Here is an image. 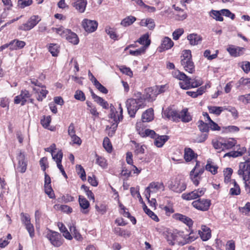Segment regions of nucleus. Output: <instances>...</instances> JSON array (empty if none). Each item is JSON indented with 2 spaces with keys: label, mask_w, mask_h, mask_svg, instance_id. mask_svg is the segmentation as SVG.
Wrapping results in <instances>:
<instances>
[{
  "label": "nucleus",
  "mask_w": 250,
  "mask_h": 250,
  "mask_svg": "<svg viewBox=\"0 0 250 250\" xmlns=\"http://www.w3.org/2000/svg\"><path fill=\"white\" fill-rule=\"evenodd\" d=\"M171 74L174 78L181 81L179 83V85L183 89L197 87L202 84V82L200 80L192 79L178 69L173 70L171 72Z\"/></svg>",
  "instance_id": "obj_1"
},
{
  "label": "nucleus",
  "mask_w": 250,
  "mask_h": 250,
  "mask_svg": "<svg viewBox=\"0 0 250 250\" xmlns=\"http://www.w3.org/2000/svg\"><path fill=\"white\" fill-rule=\"evenodd\" d=\"M244 162L239 164L238 174L242 175L245 183V190L250 193V157L246 155L244 156Z\"/></svg>",
  "instance_id": "obj_2"
},
{
  "label": "nucleus",
  "mask_w": 250,
  "mask_h": 250,
  "mask_svg": "<svg viewBox=\"0 0 250 250\" xmlns=\"http://www.w3.org/2000/svg\"><path fill=\"white\" fill-rule=\"evenodd\" d=\"M204 171V167L200 162L196 161V165L190 172V179L195 186H198L201 180V175Z\"/></svg>",
  "instance_id": "obj_3"
},
{
  "label": "nucleus",
  "mask_w": 250,
  "mask_h": 250,
  "mask_svg": "<svg viewBox=\"0 0 250 250\" xmlns=\"http://www.w3.org/2000/svg\"><path fill=\"white\" fill-rule=\"evenodd\" d=\"M109 118L111 123H116L117 125L123 120V108L120 103L118 104V110L113 105H110Z\"/></svg>",
  "instance_id": "obj_4"
},
{
  "label": "nucleus",
  "mask_w": 250,
  "mask_h": 250,
  "mask_svg": "<svg viewBox=\"0 0 250 250\" xmlns=\"http://www.w3.org/2000/svg\"><path fill=\"white\" fill-rule=\"evenodd\" d=\"M173 113L170 120L173 122H177L181 120L183 122L188 123L191 120V117L188 112L187 108H185L180 112L173 109Z\"/></svg>",
  "instance_id": "obj_5"
},
{
  "label": "nucleus",
  "mask_w": 250,
  "mask_h": 250,
  "mask_svg": "<svg viewBox=\"0 0 250 250\" xmlns=\"http://www.w3.org/2000/svg\"><path fill=\"white\" fill-rule=\"evenodd\" d=\"M126 106L128 113L131 117H134L138 110L145 107L142 104H139L134 99H128L126 102Z\"/></svg>",
  "instance_id": "obj_6"
},
{
  "label": "nucleus",
  "mask_w": 250,
  "mask_h": 250,
  "mask_svg": "<svg viewBox=\"0 0 250 250\" xmlns=\"http://www.w3.org/2000/svg\"><path fill=\"white\" fill-rule=\"evenodd\" d=\"M46 237L51 244L55 247H60L63 243L61 235L57 232L49 230L46 235Z\"/></svg>",
  "instance_id": "obj_7"
},
{
  "label": "nucleus",
  "mask_w": 250,
  "mask_h": 250,
  "mask_svg": "<svg viewBox=\"0 0 250 250\" xmlns=\"http://www.w3.org/2000/svg\"><path fill=\"white\" fill-rule=\"evenodd\" d=\"M165 188L162 183L152 182L149 184V186L146 188L145 196L148 199L150 197V194L156 193L159 190H164Z\"/></svg>",
  "instance_id": "obj_8"
},
{
  "label": "nucleus",
  "mask_w": 250,
  "mask_h": 250,
  "mask_svg": "<svg viewBox=\"0 0 250 250\" xmlns=\"http://www.w3.org/2000/svg\"><path fill=\"white\" fill-rule=\"evenodd\" d=\"M206 191L205 188H201L195 189L188 193H185L182 195V197L186 200H191L203 196Z\"/></svg>",
  "instance_id": "obj_9"
},
{
  "label": "nucleus",
  "mask_w": 250,
  "mask_h": 250,
  "mask_svg": "<svg viewBox=\"0 0 250 250\" xmlns=\"http://www.w3.org/2000/svg\"><path fill=\"white\" fill-rule=\"evenodd\" d=\"M192 206L201 211H207L211 205V201L208 199H199L192 203Z\"/></svg>",
  "instance_id": "obj_10"
},
{
  "label": "nucleus",
  "mask_w": 250,
  "mask_h": 250,
  "mask_svg": "<svg viewBox=\"0 0 250 250\" xmlns=\"http://www.w3.org/2000/svg\"><path fill=\"white\" fill-rule=\"evenodd\" d=\"M82 25L86 32L91 33L95 32L97 30L98 23L95 20L84 19L82 22Z\"/></svg>",
  "instance_id": "obj_11"
},
{
  "label": "nucleus",
  "mask_w": 250,
  "mask_h": 250,
  "mask_svg": "<svg viewBox=\"0 0 250 250\" xmlns=\"http://www.w3.org/2000/svg\"><path fill=\"white\" fill-rule=\"evenodd\" d=\"M41 21L40 17L38 15H33L30 17L26 23L23 24L20 29L28 31L32 29Z\"/></svg>",
  "instance_id": "obj_12"
},
{
  "label": "nucleus",
  "mask_w": 250,
  "mask_h": 250,
  "mask_svg": "<svg viewBox=\"0 0 250 250\" xmlns=\"http://www.w3.org/2000/svg\"><path fill=\"white\" fill-rule=\"evenodd\" d=\"M17 160L18 161L17 170L21 173H24L27 168V161L25 159V155L20 152L17 156Z\"/></svg>",
  "instance_id": "obj_13"
},
{
  "label": "nucleus",
  "mask_w": 250,
  "mask_h": 250,
  "mask_svg": "<svg viewBox=\"0 0 250 250\" xmlns=\"http://www.w3.org/2000/svg\"><path fill=\"white\" fill-rule=\"evenodd\" d=\"M30 97L31 94L28 91L22 90L19 95L15 97L14 102L16 104H21L22 105H23Z\"/></svg>",
  "instance_id": "obj_14"
},
{
  "label": "nucleus",
  "mask_w": 250,
  "mask_h": 250,
  "mask_svg": "<svg viewBox=\"0 0 250 250\" xmlns=\"http://www.w3.org/2000/svg\"><path fill=\"white\" fill-rule=\"evenodd\" d=\"M33 90L34 93L38 94L37 99L39 101H42L48 93V91L46 89V87L44 85L39 88L33 87Z\"/></svg>",
  "instance_id": "obj_15"
},
{
  "label": "nucleus",
  "mask_w": 250,
  "mask_h": 250,
  "mask_svg": "<svg viewBox=\"0 0 250 250\" xmlns=\"http://www.w3.org/2000/svg\"><path fill=\"white\" fill-rule=\"evenodd\" d=\"M72 6L80 13H83L87 5L86 0H73Z\"/></svg>",
  "instance_id": "obj_16"
},
{
  "label": "nucleus",
  "mask_w": 250,
  "mask_h": 250,
  "mask_svg": "<svg viewBox=\"0 0 250 250\" xmlns=\"http://www.w3.org/2000/svg\"><path fill=\"white\" fill-rule=\"evenodd\" d=\"M201 238L203 241L208 240L211 237V230L209 228L206 226H202L201 230L198 231Z\"/></svg>",
  "instance_id": "obj_17"
},
{
  "label": "nucleus",
  "mask_w": 250,
  "mask_h": 250,
  "mask_svg": "<svg viewBox=\"0 0 250 250\" xmlns=\"http://www.w3.org/2000/svg\"><path fill=\"white\" fill-rule=\"evenodd\" d=\"M144 95L145 100L152 101L155 99L157 96V92L155 91L154 87H148L145 89Z\"/></svg>",
  "instance_id": "obj_18"
},
{
  "label": "nucleus",
  "mask_w": 250,
  "mask_h": 250,
  "mask_svg": "<svg viewBox=\"0 0 250 250\" xmlns=\"http://www.w3.org/2000/svg\"><path fill=\"white\" fill-rule=\"evenodd\" d=\"M173 216L176 220L181 221L189 227L193 225L192 220L188 216L179 213L175 214Z\"/></svg>",
  "instance_id": "obj_19"
},
{
  "label": "nucleus",
  "mask_w": 250,
  "mask_h": 250,
  "mask_svg": "<svg viewBox=\"0 0 250 250\" xmlns=\"http://www.w3.org/2000/svg\"><path fill=\"white\" fill-rule=\"evenodd\" d=\"M181 64L187 72L189 73H193L194 72V65L192 60L185 61V59H181Z\"/></svg>",
  "instance_id": "obj_20"
},
{
  "label": "nucleus",
  "mask_w": 250,
  "mask_h": 250,
  "mask_svg": "<svg viewBox=\"0 0 250 250\" xmlns=\"http://www.w3.org/2000/svg\"><path fill=\"white\" fill-rule=\"evenodd\" d=\"M154 119L153 110L150 108L146 110L142 115V120L143 122H149Z\"/></svg>",
  "instance_id": "obj_21"
},
{
  "label": "nucleus",
  "mask_w": 250,
  "mask_h": 250,
  "mask_svg": "<svg viewBox=\"0 0 250 250\" xmlns=\"http://www.w3.org/2000/svg\"><path fill=\"white\" fill-rule=\"evenodd\" d=\"M169 137L167 135H158L154 139V144L157 147H162L165 143L168 140Z\"/></svg>",
  "instance_id": "obj_22"
},
{
  "label": "nucleus",
  "mask_w": 250,
  "mask_h": 250,
  "mask_svg": "<svg viewBox=\"0 0 250 250\" xmlns=\"http://www.w3.org/2000/svg\"><path fill=\"white\" fill-rule=\"evenodd\" d=\"M187 236L188 235L185 234L183 231H176V244L181 245L186 244Z\"/></svg>",
  "instance_id": "obj_23"
},
{
  "label": "nucleus",
  "mask_w": 250,
  "mask_h": 250,
  "mask_svg": "<svg viewBox=\"0 0 250 250\" xmlns=\"http://www.w3.org/2000/svg\"><path fill=\"white\" fill-rule=\"evenodd\" d=\"M69 31L70 32L67 34V36H65V38L73 45H77L79 42V39L77 35L70 29Z\"/></svg>",
  "instance_id": "obj_24"
},
{
  "label": "nucleus",
  "mask_w": 250,
  "mask_h": 250,
  "mask_svg": "<svg viewBox=\"0 0 250 250\" xmlns=\"http://www.w3.org/2000/svg\"><path fill=\"white\" fill-rule=\"evenodd\" d=\"M188 39L191 45H196L201 42L202 38L196 34H191L188 36Z\"/></svg>",
  "instance_id": "obj_25"
},
{
  "label": "nucleus",
  "mask_w": 250,
  "mask_h": 250,
  "mask_svg": "<svg viewBox=\"0 0 250 250\" xmlns=\"http://www.w3.org/2000/svg\"><path fill=\"white\" fill-rule=\"evenodd\" d=\"M79 202L81 208L83 209L82 211V212L84 214L87 213L88 211L87 209L89 207L90 205L89 202L84 197L80 195Z\"/></svg>",
  "instance_id": "obj_26"
},
{
  "label": "nucleus",
  "mask_w": 250,
  "mask_h": 250,
  "mask_svg": "<svg viewBox=\"0 0 250 250\" xmlns=\"http://www.w3.org/2000/svg\"><path fill=\"white\" fill-rule=\"evenodd\" d=\"M197 155L190 148L185 149L184 159L186 162H190L196 158Z\"/></svg>",
  "instance_id": "obj_27"
},
{
  "label": "nucleus",
  "mask_w": 250,
  "mask_h": 250,
  "mask_svg": "<svg viewBox=\"0 0 250 250\" xmlns=\"http://www.w3.org/2000/svg\"><path fill=\"white\" fill-rule=\"evenodd\" d=\"M91 96L94 101L101 105L104 108L107 109L108 108V103L104 100L102 98L96 95L93 91H91Z\"/></svg>",
  "instance_id": "obj_28"
},
{
  "label": "nucleus",
  "mask_w": 250,
  "mask_h": 250,
  "mask_svg": "<svg viewBox=\"0 0 250 250\" xmlns=\"http://www.w3.org/2000/svg\"><path fill=\"white\" fill-rule=\"evenodd\" d=\"M207 87H209L210 86L207 85L205 86H201L197 89L196 91H187L186 93L188 95L193 98H196L197 96L203 94L205 92L206 89Z\"/></svg>",
  "instance_id": "obj_29"
},
{
  "label": "nucleus",
  "mask_w": 250,
  "mask_h": 250,
  "mask_svg": "<svg viewBox=\"0 0 250 250\" xmlns=\"http://www.w3.org/2000/svg\"><path fill=\"white\" fill-rule=\"evenodd\" d=\"M246 152V148L245 147H239L236 151H231L224 155V157L228 156L232 157H237L242 156Z\"/></svg>",
  "instance_id": "obj_30"
},
{
  "label": "nucleus",
  "mask_w": 250,
  "mask_h": 250,
  "mask_svg": "<svg viewBox=\"0 0 250 250\" xmlns=\"http://www.w3.org/2000/svg\"><path fill=\"white\" fill-rule=\"evenodd\" d=\"M52 31L53 32H55L57 34H59L62 38H65L67 36V34L69 33L70 29H65L63 26H61L59 27H52L51 28Z\"/></svg>",
  "instance_id": "obj_31"
},
{
  "label": "nucleus",
  "mask_w": 250,
  "mask_h": 250,
  "mask_svg": "<svg viewBox=\"0 0 250 250\" xmlns=\"http://www.w3.org/2000/svg\"><path fill=\"white\" fill-rule=\"evenodd\" d=\"M244 48H227V50L233 57H237L242 55Z\"/></svg>",
  "instance_id": "obj_32"
},
{
  "label": "nucleus",
  "mask_w": 250,
  "mask_h": 250,
  "mask_svg": "<svg viewBox=\"0 0 250 250\" xmlns=\"http://www.w3.org/2000/svg\"><path fill=\"white\" fill-rule=\"evenodd\" d=\"M138 129L140 130V129ZM139 131H140V135L142 137L149 136L155 139L158 135L154 130L149 129H142V130H139Z\"/></svg>",
  "instance_id": "obj_33"
},
{
  "label": "nucleus",
  "mask_w": 250,
  "mask_h": 250,
  "mask_svg": "<svg viewBox=\"0 0 250 250\" xmlns=\"http://www.w3.org/2000/svg\"><path fill=\"white\" fill-rule=\"evenodd\" d=\"M114 233L124 238H128L131 235L130 231L125 229H123L119 227L115 228L114 229Z\"/></svg>",
  "instance_id": "obj_34"
},
{
  "label": "nucleus",
  "mask_w": 250,
  "mask_h": 250,
  "mask_svg": "<svg viewBox=\"0 0 250 250\" xmlns=\"http://www.w3.org/2000/svg\"><path fill=\"white\" fill-rule=\"evenodd\" d=\"M208 109L210 113L219 116L224 111V106H208Z\"/></svg>",
  "instance_id": "obj_35"
},
{
  "label": "nucleus",
  "mask_w": 250,
  "mask_h": 250,
  "mask_svg": "<svg viewBox=\"0 0 250 250\" xmlns=\"http://www.w3.org/2000/svg\"><path fill=\"white\" fill-rule=\"evenodd\" d=\"M137 42L140 44L144 45V47H148L151 42V41L149 39V35L148 34L143 35L138 39Z\"/></svg>",
  "instance_id": "obj_36"
},
{
  "label": "nucleus",
  "mask_w": 250,
  "mask_h": 250,
  "mask_svg": "<svg viewBox=\"0 0 250 250\" xmlns=\"http://www.w3.org/2000/svg\"><path fill=\"white\" fill-rule=\"evenodd\" d=\"M26 45V43L24 42L21 41H19L18 40H14L11 41L9 43L5 44L4 45L1 46V47H9V46H13V47H24Z\"/></svg>",
  "instance_id": "obj_37"
},
{
  "label": "nucleus",
  "mask_w": 250,
  "mask_h": 250,
  "mask_svg": "<svg viewBox=\"0 0 250 250\" xmlns=\"http://www.w3.org/2000/svg\"><path fill=\"white\" fill-rule=\"evenodd\" d=\"M233 185V187L230 188L229 190V194L231 195H238L240 194V188L236 182L233 180L231 181Z\"/></svg>",
  "instance_id": "obj_38"
},
{
  "label": "nucleus",
  "mask_w": 250,
  "mask_h": 250,
  "mask_svg": "<svg viewBox=\"0 0 250 250\" xmlns=\"http://www.w3.org/2000/svg\"><path fill=\"white\" fill-rule=\"evenodd\" d=\"M136 19L135 17L130 16L124 18L121 22V24L123 26L126 27L131 25Z\"/></svg>",
  "instance_id": "obj_39"
},
{
  "label": "nucleus",
  "mask_w": 250,
  "mask_h": 250,
  "mask_svg": "<svg viewBox=\"0 0 250 250\" xmlns=\"http://www.w3.org/2000/svg\"><path fill=\"white\" fill-rule=\"evenodd\" d=\"M210 15L216 21H224L221 10H211L210 12Z\"/></svg>",
  "instance_id": "obj_40"
},
{
  "label": "nucleus",
  "mask_w": 250,
  "mask_h": 250,
  "mask_svg": "<svg viewBox=\"0 0 250 250\" xmlns=\"http://www.w3.org/2000/svg\"><path fill=\"white\" fill-rule=\"evenodd\" d=\"M105 31L108 34L110 38L114 40H117L118 36L115 32V29L110 26H106L105 28Z\"/></svg>",
  "instance_id": "obj_41"
},
{
  "label": "nucleus",
  "mask_w": 250,
  "mask_h": 250,
  "mask_svg": "<svg viewBox=\"0 0 250 250\" xmlns=\"http://www.w3.org/2000/svg\"><path fill=\"white\" fill-rule=\"evenodd\" d=\"M166 238L169 245L172 246L176 244V232L173 233L167 232L166 234Z\"/></svg>",
  "instance_id": "obj_42"
},
{
  "label": "nucleus",
  "mask_w": 250,
  "mask_h": 250,
  "mask_svg": "<svg viewBox=\"0 0 250 250\" xmlns=\"http://www.w3.org/2000/svg\"><path fill=\"white\" fill-rule=\"evenodd\" d=\"M51 155L52 159L54 161L56 162L57 166H59V164L62 165V160L63 156V154L62 150H59L56 154L54 153Z\"/></svg>",
  "instance_id": "obj_43"
},
{
  "label": "nucleus",
  "mask_w": 250,
  "mask_h": 250,
  "mask_svg": "<svg viewBox=\"0 0 250 250\" xmlns=\"http://www.w3.org/2000/svg\"><path fill=\"white\" fill-rule=\"evenodd\" d=\"M218 167L213 163L208 161L206 166V169L210 172L212 174H215L217 173Z\"/></svg>",
  "instance_id": "obj_44"
},
{
  "label": "nucleus",
  "mask_w": 250,
  "mask_h": 250,
  "mask_svg": "<svg viewBox=\"0 0 250 250\" xmlns=\"http://www.w3.org/2000/svg\"><path fill=\"white\" fill-rule=\"evenodd\" d=\"M135 100L139 104H142L143 106H145L144 104V102L145 101V98L144 95H142V93L140 92H136L134 94Z\"/></svg>",
  "instance_id": "obj_45"
},
{
  "label": "nucleus",
  "mask_w": 250,
  "mask_h": 250,
  "mask_svg": "<svg viewBox=\"0 0 250 250\" xmlns=\"http://www.w3.org/2000/svg\"><path fill=\"white\" fill-rule=\"evenodd\" d=\"M218 51L207 49L204 52V56L208 58V60H212L217 57Z\"/></svg>",
  "instance_id": "obj_46"
},
{
  "label": "nucleus",
  "mask_w": 250,
  "mask_h": 250,
  "mask_svg": "<svg viewBox=\"0 0 250 250\" xmlns=\"http://www.w3.org/2000/svg\"><path fill=\"white\" fill-rule=\"evenodd\" d=\"M236 144V141L234 139H229L228 140L224 141V150L229 149L235 146Z\"/></svg>",
  "instance_id": "obj_47"
},
{
  "label": "nucleus",
  "mask_w": 250,
  "mask_h": 250,
  "mask_svg": "<svg viewBox=\"0 0 250 250\" xmlns=\"http://www.w3.org/2000/svg\"><path fill=\"white\" fill-rule=\"evenodd\" d=\"M69 230L74 237L77 240H81L82 239V235L76 229V227L74 225L69 227Z\"/></svg>",
  "instance_id": "obj_48"
},
{
  "label": "nucleus",
  "mask_w": 250,
  "mask_h": 250,
  "mask_svg": "<svg viewBox=\"0 0 250 250\" xmlns=\"http://www.w3.org/2000/svg\"><path fill=\"white\" fill-rule=\"evenodd\" d=\"M212 143L215 149L224 150V141L223 140L215 139L212 140Z\"/></svg>",
  "instance_id": "obj_49"
},
{
  "label": "nucleus",
  "mask_w": 250,
  "mask_h": 250,
  "mask_svg": "<svg viewBox=\"0 0 250 250\" xmlns=\"http://www.w3.org/2000/svg\"><path fill=\"white\" fill-rule=\"evenodd\" d=\"M86 104L88 106L87 110H88L90 113L95 117L99 116V112L97 111L96 107L92 105V104L87 101Z\"/></svg>",
  "instance_id": "obj_50"
},
{
  "label": "nucleus",
  "mask_w": 250,
  "mask_h": 250,
  "mask_svg": "<svg viewBox=\"0 0 250 250\" xmlns=\"http://www.w3.org/2000/svg\"><path fill=\"white\" fill-rule=\"evenodd\" d=\"M198 126L199 130L202 132L207 133L209 130V126L208 124L200 120L198 122Z\"/></svg>",
  "instance_id": "obj_51"
},
{
  "label": "nucleus",
  "mask_w": 250,
  "mask_h": 250,
  "mask_svg": "<svg viewBox=\"0 0 250 250\" xmlns=\"http://www.w3.org/2000/svg\"><path fill=\"white\" fill-rule=\"evenodd\" d=\"M173 113V109L170 107H168L162 111V117L164 119L170 120L171 116Z\"/></svg>",
  "instance_id": "obj_52"
},
{
  "label": "nucleus",
  "mask_w": 250,
  "mask_h": 250,
  "mask_svg": "<svg viewBox=\"0 0 250 250\" xmlns=\"http://www.w3.org/2000/svg\"><path fill=\"white\" fill-rule=\"evenodd\" d=\"M239 66L242 69L244 72L248 73L250 71V62L244 61L239 63Z\"/></svg>",
  "instance_id": "obj_53"
},
{
  "label": "nucleus",
  "mask_w": 250,
  "mask_h": 250,
  "mask_svg": "<svg viewBox=\"0 0 250 250\" xmlns=\"http://www.w3.org/2000/svg\"><path fill=\"white\" fill-rule=\"evenodd\" d=\"M117 126L118 125L116 123H112L110 126H106V130L109 136L111 137L114 134Z\"/></svg>",
  "instance_id": "obj_54"
},
{
  "label": "nucleus",
  "mask_w": 250,
  "mask_h": 250,
  "mask_svg": "<svg viewBox=\"0 0 250 250\" xmlns=\"http://www.w3.org/2000/svg\"><path fill=\"white\" fill-rule=\"evenodd\" d=\"M76 167L77 173L80 175L81 179L83 181L86 180V174L84 168L81 165H77Z\"/></svg>",
  "instance_id": "obj_55"
},
{
  "label": "nucleus",
  "mask_w": 250,
  "mask_h": 250,
  "mask_svg": "<svg viewBox=\"0 0 250 250\" xmlns=\"http://www.w3.org/2000/svg\"><path fill=\"white\" fill-rule=\"evenodd\" d=\"M32 3V0H18V6L21 8H24L31 5Z\"/></svg>",
  "instance_id": "obj_56"
},
{
  "label": "nucleus",
  "mask_w": 250,
  "mask_h": 250,
  "mask_svg": "<svg viewBox=\"0 0 250 250\" xmlns=\"http://www.w3.org/2000/svg\"><path fill=\"white\" fill-rule=\"evenodd\" d=\"M143 209L145 212L153 220L156 221H158L159 220L156 214H155L153 212H152L149 208H148L146 205H144Z\"/></svg>",
  "instance_id": "obj_57"
},
{
  "label": "nucleus",
  "mask_w": 250,
  "mask_h": 250,
  "mask_svg": "<svg viewBox=\"0 0 250 250\" xmlns=\"http://www.w3.org/2000/svg\"><path fill=\"white\" fill-rule=\"evenodd\" d=\"M239 209L240 212L245 215H250V202L247 203L243 207H239Z\"/></svg>",
  "instance_id": "obj_58"
},
{
  "label": "nucleus",
  "mask_w": 250,
  "mask_h": 250,
  "mask_svg": "<svg viewBox=\"0 0 250 250\" xmlns=\"http://www.w3.org/2000/svg\"><path fill=\"white\" fill-rule=\"evenodd\" d=\"M103 145L104 147L107 152H110L111 151L112 147L108 138L105 137L104 138Z\"/></svg>",
  "instance_id": "obj_59"
},
{
  "label": "nucleus",
  "mask_w": 250,
  "mask_h": 250,
  "mask_svg": "<svg viewBox=\"0 0 250 250\" xmlns=\"http://www.w3.org/2000/svg\"><path fill=\"white\" fill-rule=\"evenodd\" d=\"M134 152L136 154H144L145 153L146 146L144 145H140L135 143Z\"/></svg>",
  "instance_id": "obj_60"
},
{
  "label": "nucleus",
  "mask_w": 250,
  "mask_h": 250,
  "mask_svg": "<svg viewBox=\"0 0 250 250\" xmlns=\"http://www.w3.org/2000/svg\"><path fill=\"white\" fill-rule=\"evenodd\" d=\"M224 110H227L231 113L232 117L236 119L238 117V112L236 109L232 106H224Z\"/></svg>",
  "instance_id": "obj_61"
},
{
  "label": "nucleus",
  "mask_w": 250,
  "mask_h": 250,
  "mask_svg": "<svg viewBox=\"0 0 250 250\" xmlns=\"http://www.w3.org/2000/svg\"><path fill=\"white\" fill-rule=\"evenodd\" d=\"M175 19L178 21H183L187 18V13L184 10H180V11L178 12L175 15Z\"/></svg>",
  "instance_id": "obj_62"
},
{
  "label": "nucleus",
  "mask_w": 250,
  "mask_h": 250,
  "mask_svg": "<svg viewBox=\"0 0 250 250\" xmlns=\"http://www.w3.org/2000/svg\"><path fill=\"white\" fill-rule=\"evenodd\" d=\"M173 42L171 39L168 37H165L162 41L161 47H173Z\"/></svg>",
  "instance_id": "obj_63"
},
{
  "label": "nucleus",
  "mask_w": 250,
  "mask_h": 250,
  "mask_svg": "<svg viewBox=\"0 0 250 250\" xmlns=\"http://www.w3.org/2000/svg\"><path fill=\"white\" fill-rule=\"evenodd\" d=\"M221 12L223 16L229 18L232 20H234L235 18V14L231 13L229 9H223L221 10Z\"/></svg>",
  "instance_id": "obj_64"
}]
</instances>
